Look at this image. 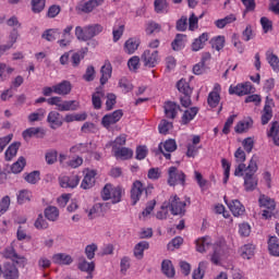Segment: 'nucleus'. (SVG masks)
<instances>
[{
	"mask_svg": "<svg viewBox=\"0 0 279 279\" xmlns=\"http://www.w3.org/2000/svg\"><path fill=\"white\" fill-rule=\"evenodd\" d=\"M256 171H258V163L256 162V157H252L248 166L245 163H240L235 170L234 175L236 178L244 177V189L247 192L256 191V186H258V179H256Z\"/></svg>",
	"mask_w": 279,
	"mask_h": 279,
	"instance_id": "nucleus-1",
	"label": "nucleus"
},
{
	"mask_svg": "<svg viewBox=\"0 0 279 279\" xmlns=\"http://www.w3.org/2000/svg\"><path fill=\"white\" fill-rule=\"evenodd\" d=\"M101 32H104V26L101 24H89L84 27H75V36L77 40H82L83 43L93 40V38H95V36H99Z\"/></svg>",
	"mask_w": 279,
	"mask_h": 279,
	"instance_id": "nucleus-2",
	"label": "nucleus"
},
{
	"mask_svg": "<svg viewBox=\"0 0 279 279\" xmlns=\"http://www.w3.org/2000/svg\"><path fill=\"white\" fill-rule=\"evenodd\" d=\"M48 106H57L59 112H75L80 109V101L77 100H63L60 96L50 97L47 100Z\"/></svg>",
	"mask_w": 279,
	"mask_h": 279,
	"instance_id": "nucleus-3",
	"label": "nucleus"
},
{
	"mask_svg": "<svg viewBox=\"0 0 279 279\" xmlns=\"http://www.w3.org/2000/svg\"><path fill=\"white\" fill-rule=\"evenodd\" d=\"M168 186H186V173L175 166L168 168Z\"/></svg>",
	"mask_w": 279,
	"mask_h": 279,
	"instance_id": "nucleus-4",
	"label": "nucleus"
},
{
	"mask_svg": "<svg viewBox=\"0 0 279 279\" xmlns=\"http://www.w3.org/2000/svg\"><path fill=\"white\" fill-rule=\"evenodd\" d=\"M149 189H154V185L150 184L148 187H145L143 182H141L140 180L134 181L130 192L132 205L136 206V204L141 202L143 193H145V196L147 197L149 195Z\"/></svg>",
	"mask_w": 279,
	"mask_h": 279,
	"instance_id": "nucleus-5",
	"label": "nucleus"
},
{
	"mask_svg": "<svg viewBox=\"0 0 279 279\" xmlns=\"http://www.w3.org/2000/svg\"><path fill=\"white\" fill-rule=\"evenodd\" d=\"M123 195V190L121 187L112 186V184L108 183L104 186L101 191V197L105 202H108V199H111L112 204H119L121 202V197Z\"/></svg>",
	"mask_w": 279,
	"mask_h": 279,
	"instance_id": "nucleus-6",
	"label": "nucleus"
},
{
	"mask_svg": "<svg viewBox=\"0 0 279 279\" xmlns=\"http://www.w3.org/2000/svg\"><path fill=\"white\" fill-rule=\"evenodd\" d=\"M258 202L260 208H264L262 214L264 219H271V217H274V211L276 210V201L269 198V196L260 195Z\"/></svg>",
	"mask_w": 279,
	"mask_h": 279,
	"instance_id": "nucleus-7",
	"label": "nucleus"
},
{
	"mask_svg": "<svg viewBox=\"0 0 279 279\" xmlns=\"http://www.w3.org/2000/svg\"><path fill=\"white\" fill-rule=\"evenodd\" d=\"M167 204L171 215H184L186 213V202L181 201L178 195L170 196Z\"/></svg>",
	"mask_w": 279,
	"mask_h": 279,
	"instance_id": "nucleus-8",
	"label": "nucleus"
},
{
	"mask_svg": "<svg viewBox=\"0 0 279 279\" xmlns=\"http://www.w3.org/2000/svg\"><path fill=\"white\" fill-rule=\"evenodd\" d=\"M226 250H228L226 239L219 238L214 244V254L210 258L214 265H217L221 260V256L226 254Z\"/></svg>",
	"mask_w": 279,
	"mask_h": 279,
	"instance_id": "nucleus-9",
	"label": "nucleus"
},
{
	"mask_svg": "<svg viewBox=\"0 0 279 279\" xmlns=\"http://www.w3.org/2000/svg\"><path fill=\"white\" fill-rule=\"evenodd\" d=\"M175 149H178V143L173 138L167 140L163 143L161 142L158 145V151L162 154L166 160H171V154H173Z\"/></svg>",
	"mask_w": 279,
	"mask_h": 279,
	"instance_id": "nucleus-10",
	"label": "nucleus"
},
{
	"mask_svg": "<svg viewBox=\"0 0 279 279\" xmlns=\"http://www.w3.org/2000/svg\"><path fill=\"white\" fill-rule=\"evenodd\" d=\"M276 106V102H274L272 98L269 96L266 97L265 106L262 111V125H267L269 121H271L274 117V107Z\"/></svg>",
	"mask_w": 279,
	"mask_h": 279,
	"instance_id": "nucleus-11",
	"label": "nucleus"
},
{
	"mask_svg": "<svg viewBox=\"0 0 279 279\" xmlns=\"http://www.w3.org/2000/svg\"><path fill=\"white\" fill-rule=\"evenodd\" d=\"M141 60L147 69H154L158 64V50H145Z\"/></svg>",
	"mask_w": 279,
	"mask_h": 279,
	"instance_id": "nucleus-12",
	"label": "nucleus"
},
{
	"mask_svg": "<svg viewBox=\"0 0 279 279\" xmlns=\"http://www.w3.org/2000/svg\"><path fill=\"white\" fill-rule=\"evenodd\" d=\"M121 119H123V110L118 109L111 113L105 114L101 119V125L108 129L110 125L119 123Z\"/></svg>",
	"mask_w": 279,
	"mask_h": 279,
	"instance_id": "nucleus-13",
	"label": "nucleus"
},
{
	"mask_svg": "<svg viewBox=\"0 0 279 279\" xmlns=\"http://www.w3.org/2000/svg\"><path fill=\"white\" fill-rule=\"evenodd\" d=\"M252 93V83H240L238 85H231L229 87V95H236L238 97H245Z\"/></svg>",
	"mask_w": 279,
	"mask_h": 279,
	"instance_id": "nucleus-14",
	"label": "nucleus"
},
{
	"mask_svg": "<svg viewBox=\"0 0 279 279\" xmlns=\"http://www.w3.org/2000/svg\"><path fill=\"white\" fill-rule=\"evenodd\" d=\"M4 258H10V260H13L16 265L20 267H25L27 265V258L25 256H20L16 254V250H14V246H9L3 251Z\"/></svg>",
	"mask_w": 279,
	"mask_h": 279,
	"instance_id": "nucleus-15",
	"label": "nucleus"
},
{
	"mask_svg": "<svg viewBox=\"0 0 279 279\" xmlns=\"http://www.w3.org/2000/svg\"><path fill=\"white\" fill-rule=\"evenodd\" d=\"M199 143H202V137L199 135H193L192 142L187 143L186 145L185 156L187 158H195V156L199 154V149H202V146H199Z\"/></svg>",
	"mask_w": 279,
	"mask_h": 279,
	"instance_id": "nucleus-16",
	"label": "nucleus"
},
{
	"mask_svg": "<svg viewBox=\"0 0 279 279\" xmlns=\"http://www.w3.org/2000/svg\"><path fill=\"white\" fill-rule=\"evenodd\" d=\"M221 101V85L216 83L213 90L208 94L207 104L210 108H217Z\"/></svg>",
	"mask_w": 279,
	"mask_h": 279,
	"instance_id": "nucleus-17",
	"label": "nucleus"
},
{
	"mask_svg": "<svg viewBox=\"0 0 279 279\" xmlns=\"http://www.w3.org/2000/svg\"><path fill=\"white\" fill-rule=\"evenodd\" d=\"M47 123H49V128L51 130H58V128H62L64 123V119L62 114L58 111H50L47 117Z\"/></svg>",
	"mask_w": 279,
	"mask_h": 279,
	"instance_id": "nucleus-18",
	"label": "nucleus"
},
{
	"mask_svg": "<svg viewBox=\"0 0 279 279\" xmlns=\"http://www.w3.org/2000/svg\"><path fill=\"white\" fill-rule=\"evenodd\" d=\"M59 184L61 189H75L80 184L78 175H62L59 177Z\"/></svg>",
	"mask_w": 279,
	"mask_h": 279,
	"instance_id": "nucleus-19",
	"label": "nucleus"
},
{
	"mask_svg": "<svg viewBox=\"0 0 279 279\" xmlns=\"http://www.w3.org/2000/svg\"><path fill=\"white\" fill-rule=\"evenodd\" d=\"M163 112L166 119L173 121V119L178 117V112H180V105L175 104L174 101H166L163 105Z\"/></svg>",
	"mask_w": 279,
	"mask_h": 279,
	"instance_id": "nucleus-20",
	"label": "nucleus"
},
{
	"mask_svg": "<svg viewBox=\"0 0 279 279\" xmlns=\"http://www.w3.org/2000/svg\"><path fill=\"white\" fill-rule=\"evenodd\" d=\"M97 175V171L87 169L84 175V179L81 183V189L84 191H88V189H93L95 186V178Z\"/></svg>",
	"mask_w": 279,
	"mask_h": 279,
	"instance_id": "nucleus-21",
	"label": "nucleus"
},
{
	"mask_svg": "<svg viewBox=\"0 0 279 279\" xmlns=\"http://www.w3.org/2000/svg\"><path fill=\"white\" fill-rule=\"evenodd\" d=\"M138 47H141V39L138 37H131L124 43V52L128 56H132L136 53Z\"/></svg>",
	"mask_w": 279,
	"mask_h": 279,
	"instance_id": "nucleus-22",
	"label": "nucleus"
},
{
	"mask_svg": "<svg viewBox=\"0 0 279 279\" xmlns=\"http://www.w3.org/2000/svg\"><path fill=\"white\" fill-rule=\"evenodd\" d=\"M100 84L105 86V84H108V80L112 77V63L108 60L105 61V64L100 68Z\"/></svg>",
	"mask_w": 279,
	"mask_h": 279,
	"instance_id": "nucleus-23",
	"label": "nucleus"
},
{
	"mask_svg": "<svg viewBox=\"0 0 279 279\" xmlns=\"http://www.w3.org/2000/svg\"><path fill=\"white\" fill-rule=\"evenodd\" d=\"M2 274L4 279H19V268L14 264L5 263Z\"/></svg>",
	"mask_w": 279,
	"mask_h": 279,
	"instance_id": "nucleus-24",
	"label": "nucleus"
},
{
	"mask_svg": "<svg viewBox=\"0 0 279 279\" xmlns=\"http://www.w3.org/2000/svg\"><path fill=\"white\" fill-rule=\"evenodd\" d=\"M73 86L71 85V82L69 81H62L61 83H58L57 85H53V93L54 95H70Z\"/></svg>",
	"mask_w": 279,
	"mask_h": 279,
	"instance_id": "nucleus-25",
	"label": "nucleus"
},
{
	"mask_svg": "<svg viewBox=\"0 0 279 279\" xmlns=\"http://www.w3.org/2000/svg\"><path fill=\"white\" fill-rule=\"evenodd\" d=\"M52 263L54 265L69 266L73 264V257L66 253H57L52 255Z\"/></svg>",
	"mask_w": 279,
	"mask_h": 279,
	"instance_id": "nucleus-26",
	"label": "nucleus"
},
{
	"mask_svg": "<svg viewBox=\"0 0 279 279\" xmlns=\"http://www.w3.org/2000/svg\"><path fill=\"white\" fill-rule=\"evenodd\" d=\"M77 267L80 271H85V274H88L87 278H93V271H95V262H88L86 258L82 257L78 260Z\"/></svg>",
	"mask_w": 279,
	"mask_h": 279,
	"instance_id": "nucleus-27",
	"label": "nucleus"
},
{
	"mask_svg": "<svg viewBox=\"0 0 279 279\" xmlns=\"http://www.w3.org/2000/svg\"><path fill=\"white\" fill-rule=\"evenodd\" d=\"M252 125H254V120H252V118L244 119L236 123L234 132L235 134H245V132L251 130Z\"/></svg>",
	"mask_w": 279,
	"mask_h": 279,
	"instance_id": "nucleus-28",
	"label": "nucleus"
},
{
	"mask_svg": "<svg viewBox=\"0 0 279 279\" xmlns=\"http://www.w3.org/2000/svg\"><path fill=\"white\" fill-rule=\"evenodd\" d=\"M196 244V252H199L201 254H204L208 247L213 245V239L208 235H205L203 238H198L195 241Z\"/></svg>",
	"mask_w": 279,
	"mask_h": 279,
	"instance_id": "nucleus-29",
	"label": "nucleus"
},
{
	"mask_svg": "<svg viewBox=\"0 0 279 279\" xmlns=\"http://www.w3.org/2000/svg\"><path fill=\"white\" fill-rule=\"evenodd\" d=\"M161 272L166 278H175V267H173L171 259H163L161 262Z\"/></svg>",
	"mask_w": 279,
	"mask_h": 279,
	"instance_id": "nucleus-30",
	"label": "nucleus"
},
{
	"mask_svg": "<svg viewBox=\"0 0 279 279\" xmlns=\"http://www.w3.org/2000/svg\"><path fill=\"white\" fill-rule=\"evenodd\" d=\"M113 156L120 160H130L134 156V150L128 147L116 148Z\"/></svg>",
	"mask_w": 279,
	"mask_h": 279,
	"instance_id": "nucleus-31",
	"label": "nucleus"
},
{
	"mask_svg": "<svg viewBox=\"0 0 279 279\" xmlns=\"http://www.w3.org/2000/svg\"><path fill=\"white\" fill-rule=\"evenodd\" d=\"M229 209L231 210L233 217H241L245 213V206L241 204V201L233 199L228 204Z\"/></svg>",
	"mask_w": 279,
	"mask_h": 279,
	"instance_id": "nucleus-32",
	"label": "nucleus"
},
{
	"mask_svg": "<svg viewBox=\"0 0 279 279\" xmlns=\"http://www.w3.org/2000/svg\"><path fill=\"white\" fill-rule=\"evenodd\" d=\"M198 112H199V108H197V107H192V108L186 109L181 117L182 125H189V122L193 121V119H195V117H197Z\"/></svg>",
	"mask_w": 279,
	"mask_h": 279,
	"instance_id": "nucleus-33",
	"label": "nucleus"
},
{
	"mask_svg": "<svg viewBox=\"0 0 279 279\" xmlns=\"http://www.w3.org/2000/svg\"><path fill=\"white\" fill-rule=\"evenodd\" d=\"M145 250H149V242L141 241L134 246L133 254L137 260H143V256H145Z\"/></svg>",
	"mask_w": 279,
	"mask_h": 279,
	"instance_id": "nucleus-34",
	"label": "nucleus"
},
{
	"mask_svg": "<svg viewBox=\"0 0 279 279\" xmlns=\"http://www.w3.org/2000/svg\"><path fill=\"white\" fill-rule=\"evenodd\" d=\"M206 43H208V33H203L192 43V51H201L206 46Z\"/></svg>",
	"mask_w": 279,
	"mask_h": 279,
	"instance_id": "nucleus-35",
	"label": "nucleus"
},
{
	"mask_svg": "<svg viewBox=\"0 0 279 279\" xmlns=\"http://www.w3.org/2000/svg\"><path fill=\"white\" fill-rule=\"evenodd\" d=\"M268 252L270 256H279V239L276 235H272L268 240Z\"/></svg>",
	"mask_w": 279,
	"mask_h": 279,
	"instance_id": "nucleus-36",
	"label": "nucleus"
},
{
	"mask_svg": "<svg viewBox=\"0 0 279 279\" xmlns=\"http://www.w3.org/2000/svg\"><path fill=\"white\" fill-rule=\"evenodd\" d=\"M21 148V143L20 142H14L12 143L8 149L4 153V158L8 162H10V160H12V158H14L16 156V154H19V149Z\"/></svg>",
	"mask_w": 279,
	"mask_h": 279,
	"instance_id": "nucleus-37",
	"label": "nucleus"
},
{
	"mask_svg": "<svg viewBox=\"0 0 279 279\" xmlns=\"http://www.w3.org/2000/svg\"><path fill=\"white\" fill-rule=\"evenodd\" d=\"M184 45H186V35L177 34L174 40L171 44L173 51H182V49H184Z\"/></svg>",
	"mask_w": 279,
	"mask_h": 279,
	"instance_id": "nucleus-38",
	"label": "nucleus"
},
{
	"mask_svg": "<svg viewBox=\"0 0 279 279\" xmlns=\"http://www.w3.org/2000/svg\"><path fill=\"white\" fill-rule=\"evenodd\" d=\"M23 138H32V136H37V138H43L45 136V131L40 128H29L23 131Z\"/></svg>",
	"mask_w": 279,
	"mask_h": 279,
	"instance_id": "nucleus-39",
	"label": "nucleus"
},
{
	"mask_svg": "<svg viewBox=\"0 0 279 279\" xmlns=\"http://www.w3.org/2000/svg\"><path fill=\"white\" fill-rule=\"evenodd\" d=\"M255 251H256V246H254V244H244L239 252L242 258L250 260V258L254 256Z\"/></svg>",
	"mask_w": 279,
	"mask_h": 279,
	"instance_id": "nucleus-40",
	"label": "nucleus"
},
{
	"mask_svg": "<svg viewBox=\"0 0 279 279\" xmlns=\"http://www.w3.org/2000/svg\"><path fill=\"white\" fill-rule=\"evenodd\" d=\"M104 97V89L96 88V92L92 95V104L95 110H101V98Z\"/></svg>",
	"mask_w": 279,
	"mask_h": 279,
	"instance_id": "nucleus-41",
	"label": "nucleus"
},
{
	"mask_svg": "<svg viewBox=\"0 0 279 279\" xmlns=\"http://www.w3.org/2000/svg\"><path fill=\"white\" fill-rule=\"evenodd\" d=\"M60 36V29L58 28H48L41 34V38L48 43H53Z\"/></svg>",
	"mask_w": 279,
	"mask_h": 279,
	"instance_id": "nucleus-42",
	"label": "nucleus"
},
{
	"mask_svg": "<svg viewBox=\"0 0 279 279\" xmlns=\"http://www.w3.org/2000/svg\"><path fill=\"white\" fill-rule=\"evenodd\" d=\"M45 217L48 221H58V217H60V210L56 206H49L45 209Z\"/></svg>",
	"mask_w": 279,
	"mask_h": 279,
	"instance_id": "nucleus-43",
	"label": "nucleus"
},
{
	"mask_svg": "<svg viewBox=\"0 0 279 279\" xmlns=\"http://www.w3.org/2000/svg\"><path fill=\"white\" fill-rule=\"evenodd\" d=\"M99 5H104V0H89L83 4L82 12L88 14L89 12H93L95 8H99Z\"/></svg>",
	"mask_w": 279,
	"mask_h": 279,
	"instance_id": "nucleus-44",
	"label": "nucleus"
},
{
	"mask_svg": "<svg viewBox=\"0 0 279 279\" xmlns=\"http://www.w3.org/2000/svg\"><path fill=\"white\" fill-rule=\"evenodd\" d=\"M177 88L179 93H181V95H193V89L191 88V85L184 78H181L177 83Z\"/></svg>",
	"mask_w": 279,
	"mask_h": 279,
	"instance_id": "nucleus-45",
	"label": "nucleus"
},
{
	"mask_svg": "<svg viewBox=\"0 0 279 279\" xmlns=\"http://www.w3.org/2000/svg\"><path fill=\"white\" fill-rule=\"evenodd\" d=\"M266 60L275 73H279V58L274 52L266 53Z\"/></svg>",
	"mask_w": 279,
	"mask_h": 279,
	"instance_id": "nucleus-46",
	"label": "nucleus"
},
{
	"mask_svg": "<svg viewBox=\"0 0 279 279\" xmlns=\"http://www.w3.org/2000/svg\"><path fill=\"white\" fill-rule=\"evenodd\" d=\"M123 32H125V24L118 23L113 26V29H112L113 43H119V40H121V37L123 36Z\"/></svg>",
	"mask_w": 279,
	"mask_h": 279,
	"instance_id": "nucleus-47",
	"label": "nucleus"
},
{
	"mask_svg": "<svg viewBox=\"0 0 279 279\" xmlns=\"http://www.w3.org/2000/svg\"><path fill=\"white\" fill-rule=\"evenodd\" d=\"M234 21H236V16L234 14H230L223 19L217 20L215 25L218 27V29H223L226 25H230V23H234Z\"/></svg>",
	"mask_w": 279,
	"mask_h": 279,
	"instance_id": "nucleus-48",
	"label": "nucleus"
},
{
	"mask_svg": "<svg viewBox=\"0 0 279 279\" xmlns=\"http://www.w3.org/2000/svg\"><path fill=\"white\" fill-rule=\"evenodd\" d=\"M268 136H270L275 143L279 147V122L275 121L271 124V128L268 132Z\"/></svg>",
	"mask_w": 279,
	"mask_h": 279,
	"instance_id": "nucleus-49",
	"label": "nucleus"
},
{
	"mask_svg": "<svg viewBox=\"0 0 279 279\" xmlns=\"http://www.w3.org/2000/svg\"><path fill=\"white\" fill-rule=\"evenodd\" d=\"M24 180L28 182V184H37L40 182V171L35 170L33 172L24 174Z\"/></svg>",
	"mask_w": 279,
	"mask_h": 279,
	"instance_id": "nucleus-50",
	"label": "nucleus"
},
{
	"mask_svg": "<svg viewBox=\"0 0 279 279\" xmlns=\"http://www.w3.org/2000/svg\"><path fill=\"white\" fill-rule=\"evenodd\" d=\"M211 47L216 49V51H221L223 47H226V37L225 36H217L211 39Z\"/></svg>",
	"mask_w": 279,
	"mask_h": 279,
	"instance_id": "nucleus-51",
	"label": "nucleus"
},
{
	"mask_svg": "<svg viewBox=\"0 0 279 279\" xmlns=\"http://www.w3.org/2000/svg\"><path fill=\"white\" fill-rule=\"evenodd\" d=\"M26 160L24 159V157H20L17 159V161H15L12 167H11V171L12 173H21V171H23V169H25V165H26Z\"/></svg>",
	"mask_w": 279,
	"mask_h": 279,
	"instance_id": "nucleus-52",
	"label": "nucleus"
},
{
	"mask_svg": "<svg viewBox=\"0 0 279 279\" xmlns=\"http://www.w3.org/2000/svg\"><path fill=\"white\" fill-rule=\"evenodd\" d=\"M45 3H46V0H32L31 5L34 14H40V12L45 10Z\"/></svg>",
	"mask_w": 279,
	"mask_h": 279,
	"instance_id": "nucleus-53",
	"label": "nucleus"
},
{
	"mask_svg": "<svg viewBox=\"0 0 279 279\" xmlns=\"http://www.w3.org/2000/svg\"><path fill=\"white\" fill-rule=\"evenodd\" d=\"M221 166L223 169V184H228V181L230 180V169H231V165L228 162V159L222 158L221 159Z\"/></svg>",
	"mask_w": 279,
	"mask_h": 279,
	"instance_id": "nucleus-54",
	"label": "nucleus"
},
{
	"mask_svg": "<svg viewBox=\"0 0 279 279\" xmlns=\"http://www.w3.org/2000/svg\"><path fill=\"white\" fill-rule=\"evenodd\" d=\"M128 66L130 71L137 72L141 69V58L138 56H133L128 61Z\"/></svg>",
	"mask_w": 279,
	"mask_h": 279,
	"instance_id": "nucleus-55",
	"label": "nucleus"
},
{
	"mask_svg": "<svg viewBox=\"0 0 279 279\" xmlns=\"http://www.w3.org/2000/svg\"><path fill=\"white\" fill-rule=\"evenodd\" d=\"M175 29L177 32H186V29H189V17H186V15H182L181 19L177 21Z\"/></svg>",
	"mask_w": 279,
	"mask_h": 279,
	"instance_id": "nucleus-56",
	"label": "nucleus"
},
{
	"mask_svg": "<svg viewBox=\"0 0 279 279\" xmlns=\"http://www.w3.org/2000/svg\"><path fill=\"white\" fill-rule=\"evenodd\" d=\"M45 159L47 165H56L58 162V150L50 149L46 153Z\"/></svg>",
	"mask_w": 279,
	"mask_h": 279,
	"instance_id": "nucleus-57",
	"label": "nucleus"
},
{
	"mask_svg": "<svg viewBox=\"0 0 279 279\" xmlns=\"http://www.w3.org/2000/svg\"><path fill=\"white\" fill-rule=\"evenodd\" d=\"M160 29H162V26H160V24L156 23V22H149L146 25V34L148 36H151V34H158L160 32Z\"/></svg>",
	"mask_w": 279,
	"mask_h": 279,
	"instance_id": "nucleus-58",
	"label": "nucleus"
},
{
	"mask_svg": "<svg viewBox=\"0 0 279 279\" xmlns=\"http://www.w3.org/2000/svg\"><path fill=\"white\" fill-rule=\"evenodd\" d=\"M45 109H38L37 112H33L28 116V121L35 123V121H43L45 119Z\"/></svg>",
	"mask_w": 279,
	"mask_h": 279,
	"instance_id": "nucleus-59",
	"label": "nucleus"
},
{
	"mask_svg": "<svg viewBox=\"0 0 279 279\" xmlns=\"http://www.w3.org/2000/svg\"><path fill=\"white\" fill-rule=\"evenodd\" d=\"M206 262H201L198 264L197 269H194L193 274H192V278L193 279H204V270L202 269H206Z\"/></svg>",
	"mask_w": 279,
	"mask_h": 279,
	"instance_id": "nucleus-60",
	"label": "nucleus"
},
{
	"mask_svg": "<svg viewBox=\"0 0 279 279\" xmlns=\"http://www.w3.org/2000/svg\"><path fill=\"white\" fill-rule=\"evenodd\" d=\"M171 128H173V123L169 122L167 120H161V122L158 125V131L159 134H169V130H171Z\"/></svg>",
	"mask_w": 279,
	"mask_h": 279,
	"instance_id": "nucleus-61",
	"label": "nucleus"
},
{
	"mask_svg": "<svg viewBox=\"0 0 279 279\" xmlns=\"http://www.w3.org/2000/svg\"><path fill=\"white\" fill-rule=\"evenodd\" d=\"M88 145L84 143L76 144L70 148V154H86Z\"/></svg>",
	"mask_w": 279,
	"mask_h": 279,
	"instance_id": "nucleus-62",
	"label": "nucleus"
},
{
	"mask_svg": "<svg viewBox=\"0 0 279 279\" xmlns=\"http://www.w3.org/2000/svg\"><path fill=\"white\" fill-rule=\"evenodd\" d=\"M32 199V192L27 190L20 191L17 195V204H25L26 202H29Z\"/></svg>",
	"mask_w": 279,
	"mask_h": 279,
	"instance_id": "nucleus-63",
	"label": "nucleus"
},
{
	"mask_svg": "<svg viewBox=\"0 0 279 279\" xmlns=\"http://www.w3.org/2000/svg\"><path fill=\"white\" fill-rule=\"evenodd\" d=\"M154 5L155 12H157V14H162V12H167V0H155Z\"/></svg>",
	"mask_w": 279,
	"mask_h": 279,
	"instance_id": "nucleus-64",
	"label": "nucleus"
}]
</instances>
